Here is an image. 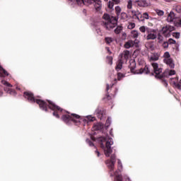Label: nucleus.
I'll list each match as a JSON object with an SVG mask.
<instances>
[{
  "instance_id": "nucleus-45",
  "label": "nucleus",
  "mask_w": 181,
  "mask_h": 181,
  "mask_svg": "<svg viewBox=\"0 0 181 181\" xmlns=\"http://www.w3.org/2000/svg\"><path fill=\"white\" fill-rule=\"evenodd\" d=\"M117 163H118V168L119 169H122V163H121V160H117Z\"/></svg>"
},
{
  "instance_id": "nucleus-5",
  "label": "nucleus",
  "mask_w": 181,
  "mask_h": 181,
  "mask_svg": "<svg viewBox=\"0 0 181 181\" xmlns=\"http://www.w3.org/2000/svg\"><path fill=\"white\" fill-rule=\"evenodd\" d=\"M135 4H136V1L134 0H129L127 1V8L128 9L127 12L129 13H132V16H133V18H136L138 19V21H141V19H139L140 16H141V13L139 11H136L132 10V6H134V5H135Z\"/></svg>"
},
{
  "instance_id": "nucleus-55",
  "label": "nucleus",
  "mask_w": 181,
  "mask_h": 181,
  "mask_svg": "<svg viewBox=\"0 0 181 181\" xmlns=\"http://www.w3.org/2000/svg\"><path fill=\"white\" fill-rule=\"evenodd\" d=\"M95 153H97V156H100V151H96Z\"/></svg>"
},
{
  "instance_id": "nucleus-11",
  "label": "nucleus",
  "mask_w": 181,
  "mask_h": 181,
  "mask_svg": "<svg viewBox=\"0 0 181 181\" xmlns=\"http://www.w3.org/2000/svg\"><path fill=\"white\" fill-rule=\"evenodd\" d=\"M151 66L154 70L156 77L157 78H162V69L159 68V65L158 64V63H152Z\"/></svg>"
},
{
  "instance_id": "nucleus-26",
  "label": "nucleus",
  "mask_w": 181,
  "mask_h": 181,
  "mask_svg": "<svg viewBox=\"0 0 181 181\" xmlns=\"http://www.w3.org/2000/svg\"><path fill=\"white\" fill-rule=\"evenodd\" d=\"M120 18L122 19L123 21H127V19H128V14H127V13L125 12H122L120 14Z\"/></svg>"
},
{
  "instance_id": "nucleus-41",
  "label": "nucleus",
  "mask_w": 181,
  "mask_h": 181,
  "mask_svg": "<svg viewBox=\"0 0 181 181\" xmlns=\"http://www.w3.org/2000/svg\"><path fill=\"white\" fill-rule=\"evenodd\" d=\"M1 83L4 86H6V87H12V85L11 83L6 82V81H1Z\"/></svg>"
},
{
  "instance_id": "nucleus-23",
  "label": "nucleus",
  "mask_w": 181,
  "mask_h": 181,
  "mask_svg": "<svg viewBox=\"0 0 181 181\" xmlns=\"http://www.w3.org/2000/svg\"><path fill=\"white\" fill-rule=\"evenodd\" d=\"M8 76V71H6L2 66H0V77H5Z\"/></svg>"
},
{
  "instance_id": "nucleus-9",
  "label": "nucleus",
  "mask_w": 181,
  "mask_h": 181,
  "mask_svg": "<svg viewBox=\"0 0 181 181\" xmlns=\"http://www.w3.org/2000/svg\"><path fill=\"white\" fill-rule=\"evenodd\" d=\"M49 103V108L50 110H52V111H54L53 112V116L56 117V118H60V116H59V113L57 112L56 111H59L60 112H62V111H63V110H62V108H60V107L56 105L54 103H53V102L48 100Z\"/></svg>"
},
{
  "instance_id": "nucleus-3",
  "label": "nucleus",
  "mask_w": 181,
  "mask_h": 181,
  "mask_svg": "<svg viewBox=\"0 0 181 181\" xmlns=\"http://www.w3.org/2000/svg\"><path fill=\"white\" fill-rule=\"evenodd\" d=\"M24 97L25 98H27L30 103H37V104L40 105V108L43 111H47V104H46V103L42 100L35 99V97H33V93L30 92H25Z\"/></svg>"
},
{
  "instance_id": "nucleus-7",
  "label": "nucleus",
  "mask_w": 181,
  "mask_h": 181,
  "mask_svg": "<svg viewBox=\"0 0 181 181\" xmlns=\"http://www.w3.org/2000/svg\"><path fill=\"white\" fill-rule=\"evenodd\" d=\"M132 64H133V66H130L131 72L133 73V74H149V67L147 66H145L144 69H137L136 71H134L135 67V62L132 61Z\"/></svg>"
},
{
  "instance_id": "nucleus-21",
  "label": "nucleus",
  "mask_w": 181,
  "mask_h": 181,
  "mask_svg": "<svg viewBox=\"0 0 181 181\" xmlns=\"http://www.w3.org/2000/svg\"><path fill=\"white\" fill-rule=\"evenodd\" d=\"M150 62H156L159 60V54L158 53L153 54L151 57H149Z\"/></svg>"
},
{
  "instance_id": "nucleus-51",
  "label": "nucleus",
  "mask_w": 181,
  "mask_h": 181,
  "mask_svg": "<svg viewBox=\"0 0 181 181\" xmlns=\"http://www.w3.org/2000/svg\"><path fill=\"white\" fill-rule=\"evenodd\" d=\"M112 2H115V4H118L121 2V0H112Z\"/></svg>"
},
{
  "instance_id": "nucleus-33",
  "label": "nucleus",
  "mask_w": 181,
  "mask_h": 181,
  "mask_svg": "<svg viewBox=\"0 0 181 181\" xmlns=\"http://www.w3.org/2000/svg\"><path fill=\"white\" fill-rule=\"evenodd\" d=\"M121 7H119V6L115 7V12H116V15L117 16H119V13H121Z\"/></svg>"
},
{
  "instance_id": "nucleus-44",
  "label": "nucleus",
  "mask_w": 181,
  "mask_h": 181,
  "mask_svg": "<svg viewBox=\"0 0 181 181\" xmlns=\"http://www.w3.org/2000/svg\"><path fill=\"white\" fill-rule=\"evenodd\" d=\"M168 42L170 43V45H176V40L172 38L169 39Z\"/></svg>"
},
{
  "instance_id": "nucleus-52",
  "label": "nucleus",
  "mask_w": 181,
  "mask_h": 181,
  "mask_svg": "<svg viewBox=\"0 0 181 181\" xmlns=\"http://www.w3.org/2000/svg\"><path fill=\"white\" fill-rule=\"evenodd\" d=\"M163 84L165 86V87H167L168 82L166 81H163Z\"/></svg>"
},
{
  "instance_id": "nucleus-39",
  "label": "nucleus",
  "mask_w": 181,
  "mask_h": 181,
  "mask_svg": "<svg viewBox=\"0 0 181 181\" xmlns=\"http://www.w3.org/2000/svg\"><path fill=\"white\" fill-rule=\"evenodd\" d=\"M107 60L108 64H110V66L112 65V57H107Z\"/></svg>"
},
{
  "instance_id": "nucleus-34",
  "label": "nucleus",
  "mask_w": 181,
  "mask_h": 181,
  "mask_svg": "<svg viewBox=\"0 0 181 181\" xmlns=\"http://www.w3.org/2000/svg\"><path fill=\"white\" fill-rule=\"evenodd\" d=\"M164 60H167L168 59H170V54H169V52H166L163 54Z\"/></svg>"
},
{
  "instance_id": "nucleus-22",
  "label": "nucleus",
  "mask_w": 181,
  "mask_h": 181,
  "mask_svg": "<svg viewBox=\"0 0 181 181\" xmlns=\"http://www.w3.org/2000/svg\"><path fill=\"white\" fill-rule=\"evenodd\" d=\"M95 115H97L98 117L100 118V119H103V111L101 110V109L98 108L95 112Z\"/></svg>"
},
{
  "instance_id": "nucleus-31",
  "label": "nucleus",
  "mask_w": 181,
  "mask_h": 181,
  "mask_svg": "<svg viewBox=\"0 0 181 181\" xmlns=\"http://www.w3.org/2000/svg\"><path fill=\"white\" fill-rule=\"evenodd\" d=\"M121 30H122V26L119 25L115 30V33H117V35H118L119 33H121Z\"/></svg>"
},
{
  "instance_id": "nucleus-40",
  "label": "nucleus",
  "mask_w": 181,
  "mask_h": 181,
  "mask_svg": "<svg viewBox=\"0 0 181 181\" xmlns=\"http://www.w3.org/2000/svg\"><path fill=\"white\" fill-rule=\"evenodd\" d=\"M110 125H111V119H110V118H108V119L106 120V123H105V127H106V128H108V127H110Z\"/></svg>"
},
{
  "instance_id": "nucleus-24",
  "label": "nucleus",
  "mask_w": 181,
  "mask_h": 181,
  "mask_svg": "<svg viewBox=\"0 0 181 181\" xmlns=\"http://www.w3.org/2000/svg\"><path fill=\"white\" fill-rule=\"evenodd\" d=\"M175 76V74H176V71L175 70H166L165 71V76Z\"/></svg>"
},
{
  "instance_id": "nucleus-27",
  "label": "nucleus",
  "mask_w": 181,
  "mask_h": 181,
  "mask_svg": "<svg viewBox=\"0 0 181 181\" xmlns=\"http://www.w3.org/2000/svg\"><path fill=\"white\" fill-rule=\"evenodd\" d=\"M105 40L107 45H110L111 43H112V42H114V38L111 37H105Z\"/></svg>"
},
{
  "instance_id": "nucleus-60",
  "label": "nucleus",
  "mask_w": 181,
  "mask_h": 181,
  "mask_svg": "<svg viewBox=\"0 0 181 181\" xmlns=\"http://www.w3.org/2000/svg\"><path fill=\"white\" fill-rule=\"evenodd\" d=\"M6 90H8V88H5V90L6 91Z\"/></svg>"
},
{
  "instance_id": "nucleus-17",
  "label": "nucleus",
  "mask_w": 181,
  "mask_h": 181,
  "mask_svg": "<svg viewBox=\"0 0 181 181\" xmlns=\"http://www.w3.org/2000/svg\"><path fill=\"white\" fill-rule=\"evenodd\" d=\"M178 80H179V78L171 79V84L175 86V87H176V88H178V90H181V85L180 83H177Z\"/></svg>"
},
{
  "instance_id": "nucleus-29",
  "label": "nucleus",
  "mask_w": 181,
  "mask_h": 181,
  "mask_svg": "<svg viewBox=\"0 0 181 181\" xmlns=\"http://www.w3.org/2000/svg\"><path fill=\"white\" fill-rule=\"evenodd\" d=\"M139 36V33L137 30H132V37L134 39H136Z\"/></svg>"
},
{
  "instance_id": "nucleus-37",
  "label": "nucleus",
  "mask_w": 181,
  "mask_h": 181,
  "mask_svg": "<svg viewBox=\"0 0 181 181\" xmlns=\"http://www.w3.org/2000/svg\"><path fill=\"white\" fill-rule=\"evenodd\" d=\"M107 6H108L109 9H112V8H114V1H112H112H109Z\"/></svg>"
},
{
  "instance_id": "nucleus-15",
  "label": "nucleus",
  "mask_w": 181,
  "mask_h": 181,
  "mask_svg": "<svg viewBox=\"0 0 181 181\" xmlns=\"http://www.w3.org/2000/svg\"><path fill=\"white\" fill-rule=\"evenodd\" d=\"M137 5L139 6H142L143 8H146V6H149V5H151L150 3H148L145 0H140V1H136Z\"/></svg>"
},
{
  "instance_id": "nucleus-49",
  "label": "nucleus",
  "mask_w": 181,
  "mask_h": 181,
  "mask_svg": "<svg viewBox=\"0 0 181 181\" xmlns=\"http://www.w3.org/2000/svg\"><path fill=\"white\" fill-rule=\"evenodd\" d=\"M86 142L88 144L89 146H94V144L90 141V139H86Z\"/></svg>"
},
{
  "instance_id": "nucleus-36",
  "label": "nucleus",
  "mask_w": 181,
  "mask_h": 181,
  "mask_svg": "<svg viewBox=\"0 0 181 181\" xmlns=\"http://www.w3.org/2000/svg\"><path fill=\"white\" fill-rule=\"evenodd\" d=\"M161 44L164 49H168V47H169V43L166 41L163 42Z\"/></svg>"
},
{
  "instance_id": "nucleus-61",
  "label": "nucleus",
  "mask_w": 181,
  "mask_h": 181,
  "mask_svg": "<svg viewBox=\"0 0 181 181\" xmlns=\"http://www.w3.org/2000/svg\"><path fill=\"white\" fill-rule=\"evenodd\" d=\"M69 1H73V0H69Z\"/></svg>"
},
{
  "instance_id": "nucleus-10",
  "label": "nucleus",
  "mask_w": 181,
  "mask_h": 181,
  "mask_svg": "<svg viewBox=\"0 0 181 181\" xmlns=\"http://www.w3.org/2000/svg\"><path fill=\"white\" fill-rule=\"evenodd\" d=\"M158 37V32L155 29H147L146 40H155Z\"/></svg>"
},
{
  "instance_id": "nucleus-18",
  "label": "nucleus",
  "mask_w": 181,
  "mask_h": 181,
  "mask_svg": "<svg viewBox=\"0 0 181 181\" xmlns=\"http://www.w3.org/2000/svg\"><path fill=\"white\" fill-rule=\"evenodd\" d=\"M95 119V118L94 117L91 115H88L83 119V122H85V124H88V122H94Z\"/></svg>"
},
{
  "instance_id": "nucleus-4",
  "label": "nucleus",
  "mask_w": 181,
  "mask_h": 181,
  "mask_svg": "<svg viewBox=\"0 0 181 181\" xmlns=\"http://www.w3.org/2000/svg\"><path fill=\"white\" fill-rule=\"evenodd\" d=\"M62 121L66 122V124H71V122H74V124H80L81 122V117L76 114H69L64 115L62 116Z\"/></svg>"
},
{
  "instance_id": "nucleus-28",
  "label": "nucleus",
  "mask_w": 181,
  "mask_h": 181,
  "mask_svg": "<svg viewBox=\"0 0 181 181\" xmlns=\"http://www.w3.org/2000/svg\"><path fill=\"white\" fill-rule=\"evenodd\" d=\"M148 29H150L149 28H146L145 26H141L139 28V30L140 32H141V33H145L146 32V33H148Z\"/></svg>"
},
{
  "instance_id": "nucleus-25",
  "label": "nucleus",
  "mask_w": 181,
  "mask_h": 181,
  "mask_svg": "<svg viewBox=\"0 0 181 181\" xmlns=\"http://www.w3.org/2000/svg\"><path fill=\"white\" fill-rule=\"evenodd\" d=\"M122 63H125V62L120 59L119 62L117 64V65L116 66L117 71H119V70H121V69H122Z\"/></svg>"
},
{
  "instance_id": "nucleus-19",
  "label": "nucleus",
  "mask_w": 181,
  "mask_h": 181,
  "mask_svg": "<svg viewBox=\"0 0 181 181\" xmlns=\"http://www.w3.org/2000/svg\"><path fill=\"white\" fill-rule=\"evenodd\" d=\"M104 128V124L102 123H96L93 127V131H100V129H103Z\"/></svg>"
},
{
  "instance_id": "nucleus-43",
  "label": "nucleus",
  "mask_w": 181,
  "mask_h": 181,
  "mask_svg": "<svg viewBox=\"0 0 181 181\" xmlns=\"http://www.w3.org/2000/svg\"><path fill=\"white\" fill-rule=\"evenodd\" d=\"M158 43L161 44L163 41V37L162 35L158 36Z\"/></svg>"
},
{
  "instance_id": "nucleus-50",
  "label": "nucleus",
  "mask_w": 181,
  "mask_h": 181,
  "mask_svg": "<svg viewBox=\"0 0 181 181\" xmlns=\"http://www.w3.org/2000/svg\"><path fill=\"white\" fill-rule=\"evenodd\" d=\"M8 93H9V94H13V95H15V90H11L8 89Z\"/></svg>"
},
{
  "instance_id": "nucleus-62",
  "label": "nucleus",
  "mask_w": 181,
  "mask_h": 181,
  "mask_svg": "<svg viewBox=\"0 0 181 181\" xmlns=\"http://www.w3.org/2000/svg\"><path fill=\"white\" fill-rule=\"evenodd\" d=\"M165 1H168V0H165Z\"/></svg>"
},
{
  "instance_id": "nucleus-38",
  "label": "nucleus",
  "mask_w": 181,
  "mask_h": 181,
  "mask_svg": "<svg viewBox=\"0 0 181 181\" xmlns=\"http://www.w3.org/2000/svg\"><path fill=\"white\" fill-rule=\"evenodd\" d=\"M156 13L158 15V16H163L165 12L162 10H156Z\"/></svg>"
},
{
  "instance_id": "nucleus-13",
  "label": "nucleus",
  "mask_w": 181,
  "mask_h": 181,
  "mask_svg": "<svg viewBox=\"0 0 181 181\" xmlns=\"http://www.w3.org/2000/svg\"><path fill=\"white\" fill-rule=\"evenodd\" d=\"M139 43V41L138 40H135L134 41L129 40L125 42L124 46L125 49H131V47H134V46L135 47H138Z\"/></svg>"
},
{
  "instance_id": "nucleus-32",
  "label": "nucleus",
  "mask_w": 181,
  "mask_h": 181,
  "mask_svg": "<svg viewBox=\"0 0 181 181\" xmlns=\"http://www.w3.org/2000/svg\"><path fill=\"white\" fill-rule=\"evenodd\" d=\"M76 1L77 5H78L79 6H83V5H86L85 0H76Z\"/></svg>"
},
{
  "instance_id": "nucleus-46",
  "label": "nucleus",
  "mask_w": 181,
  "mask_h": 181,
  "mask_svg": "<svg viewBox=\"0 0 181 181\" xmlns=\"http://www.w3.org/2000/svg\"><path fill=\"white\" fill-rule=\"evenodd\" d=\"M143 18L144 19H149V14H148V13H143Z\"/></svg>"
},
{
  "instance_id": "nucleus-6",
  "label": "nucleus",
  "mask_w": 181,
  "mask_h": 181,
  "mask_svg": "<svg viewBox=\"0 0 181 181\" xmlns=\"http://www.w3.org/2000/svg\"><path fill=\"white\" fill-rule=\"evenodd\" d=\"M167 21L170 23H173L175 26H177V28H179L181 26V18L177 17L175 13L173 11H170V13L168 16Z\"/></svg>"
},
{
  "instance_id": "nucleus-58",
  "label": "nucleus",
  "mask_w": 181,
  "mask_h": 181,
  "mask_svg": "<svg viewBox=\"0 0 181 181\" xmlns=\"http://www.w3.org/2000/svg\"><path fill=\"white\" fill-rule=\"evenodd\" d=\"M126 181H131V180L127 177V178L126 179Z\"/></svg>"
},
{
  "instance_id": "nucleus-57",
  "label": "nucleus",
  "mask_w": 181,
  "mask_h": 181,
  "mask_svg": "<svg viewBox=\"0 0 181 181\" xmlns=\"http://www.w3.org/2000/svg\"><path fill=\"white\" fill-rule=\"evenodd\" d=\"M3 94L2 91H0V97L2 96Z\"/></svg>"
},
{
  "instance_id": "nucleus-2",
  "label": "nucleus",
  "mask_w": 181,
  "mask_h": 181,
  "mask_svg": "<svg viewBox=\"0 0 181 181\" xmlns=\"http://www.w3.org/2000/svg\"><path fill=\"white\" fill-rule=\"evenodd\" d=\"M103 26L107 30H111L117 26V23L118 22V18H117V17L110 16L107 13H105L103 16Z\"/></svg>"
},
{
  "instance_id": "nucleus-56",
  "label": "nucleus",
  "mask_w": 181,
  "mask_h": 181,
  "mask_svg": "<svg viewBox=\"0 0 181 181\" xmlns=\"http://www.w3.org/2000/svg\"><path fill=\"white\" fill-rule=\"evenodd\" d=\"M149 49H153V45H151L150 47H149Z\"/></svg>"
},
{
  "instance_id": "nucleus-54",
  "label": "nucleus",
  "mask_w": 181,
  "mask_h": 181,
  "mask_svg": "<svg viewBox=\"0 0 181 181\" xmlns=\"http://www.w3.org/2000/svg\"><path fill=\"white\" fill-rule=\"evenodd\" d=\"M107 91H108L110 90V85L107 84V88H106Z\"/></svg>"
},
{
  "instance_id": "nucleus-35",
  "label": "nucleus",
  "mask_w": 181,
  "mask_h": 181,
  "mask_svg": "<svg viewBox=\"0 0 181 181\" xmlns=\"http://www.w3.org/2000/svg\"><path fill=\"white\" fill-rule=\"evenodd\" d=\"M95 0H85V5H91V4H94Z\"/></svg>"
},
{
  "instance_id": "nucleus-16",
  "label": "nucleus",
  "mask_w": 181,
  "mask_h": 181,
  "mask_svg": "<svg viewBox=\"0 0 181 181\" xmlns=\"http://www.w3.org/2000/svg\"><path fill=\"white\" fill-rule=\"evenodd\" d=\"M163 62L164 63H165V64L169 66L170 69H175V63H173V59H172L171 58L168 59H163Z\"/></svg>"
},
{
  "instance_id": "nucleus-59",
  "label": "nucleus",
  "mask_w": 181,
  "mask_h": 181,
  "mask_svg": "<svg viewBox=\"0 0 181 181\" xmlns=\"http://www.w3.org/2000/svg\"><path fill=\"white\" fill-rule=\"evenodd\" d=\"M110 135H112V130H110Z\"/></svg>"
},
{
  "instance_id": "nucleus-12",
  "label": "nucleus",
  "mask_w": 181,
  "mask_h": 181,
  "mask_svg": "<svg viewBox=\"0 0 181 181\" xmlns=\"http://www.w3.org/2000/svg\"><path fill=\"white\" fill-rule=\"evenodd\" d=\"M175 30L174 27H172L170 25H166L163 28L162 33L165 36V37H169L170 36V32H173V30Z\"/></svg>"
},
{
  "instance_id": "nucleus-30",
  "label": "nucleus",
  "mask_w": 181,
  "mask_h": 181,
  "mask_svg": "<svg viewBox=\"0 0 181 181\" xmlns=\"http://www.w3.org/2000/svg\"><path fill=\"white\" fill-rule=\"evenodd\" d=\"M115 181H122V177L118 174H117V171L116 173H115Z\"/></svg>"
},
{
  "instance_id": "nucleus-42",
  "label": "nucleus",
  "mask_w": 181,
  "mask_h": 181,
  "mask_svg": "<svg viewBox=\"0 0 181 181\" xmlns=\"http://www.w3.org/2000/svg\"><path fill=\"white\" fill-rule=\"evenodd\" d=\"M124 77H125V76L123 74L121 73H118L117 74V80H121V78H124Z\"/></svg>"
},
{
  "instance_id": "nucleus-14",
  "label": "nucleus",
  "mask_w": 181,
  "mask_h": 181,
  "mask_svg": "<svg viewBox=\"0 0 181 181\" xmlns=\"http://www.w3.org/2000/svg\"><path fill=\"white\" fill-rule=\"evenodd\" d=\"M129 57H131V54H129V51L125 50L122 52L120 60H122V62H124V63H127Z\"/></svg>"
},
{
  "instance_id": "nucleus-48",
  "label": "nucleus",
  "mask_w": 181,
  "mask_h": 181,
  "mask_svg": "<svg viewBox=\"0 0 181 181\" xmlns=\"http://www.w3.org/2000/svg\"><path fill=\"white\" fill-rule=\"evenodd\" d=\"M134 28H135V23H130V24L128 25V28H129V29H134Z\"/></svg>"
},
{
  "instance_id": "nucleus-47",
  "label": "nucleus",
  "mask_w": 181,
  "mask_h": 181,
  "mask_svg": "<svg viewBox=\"0 0 181 181\" xmlns=\"http://www.w3.org/2000/svg\"><path fill=\"white\" fill-rule=\"evenodd\" d=\"M174 37H175V39H179L180 37V33H175L173 35Z\"/></svg>"
},
{
  "instance_id": "nucleus-53",
  "label": "nucleus",
  "mask_w": 181,
  "mask_h": 181,
  "mask_svg": "<svg viewBox=\"0 0 181 181\" xmlns=\"http://www.w3.org/2000/svg\"><path fill=\"white\" fill-rule=\"evenodd\" d=\"M106 50L107 51V52L109 53V54H111V51L110 50L109 47H106Z\"/></svg>"
},
{
  "instance_id": "nucleus-20",
  "label": "nucleus",
  "mask_w": 181,
  "mask_h": 181,
  "mask_svg": "<svg viewBox=\"0 0 181 181\" xmlns=\"http://www.w3.org/2000/svg\"><path fill=\"white\" fill-rule=\"evenodd\" d=\"M95 8L97 10V11H100L101 10V8L103 6V4H101V0H95Z\"/></svg>"
},
{
  "instance_id": "nucleus-1",
  "label": "nucleus",
  "mask_w": 181,
  "mask_h": 181,
  "mask_svg": "<svg viewBox=\"0 0 181 181\" xmlns=\"http://www.w3.org/2000/svg\"><path fill=\"white\" fill-rule=\"evenodd\" d=\"M100 148L103 149L104 153L107 158H110L111 153H112V148H111V145L114 144L112 139L108 136H102L100 138Z\"/></svg>"
},
{
  "instance_id": "nucleus-8",
  "label": "nucleus",
  "mask_w": 181,
  "mask_h": 181,
  "mask_svg": "<svg viewBox=\"0 0 181 181\" xmlns=\"http://www.w3.org/2000/svg\"><path fill=\"white\" fill-rule=\"evenodd\" d=\"M115 158H116L115 154H112L110 156V160H106V165L110 170V176H114V174H112V172L114 171V168L115 166V162H116Z\"/></svg>"
}]
</instances>
